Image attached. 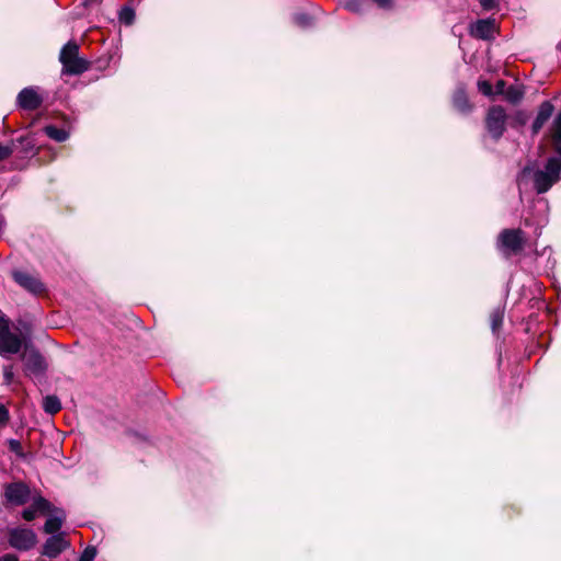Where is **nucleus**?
Here are the masks:
<instances>
[{"mask_svg":"<svg viewBox=\"0 0 561 561\" xmlns=\"http://www.w3.org/2000/svg\"><path fill=\"white\" fill-rule=\"evenodd\" d=\"M508 119L510 126L514 129H518L527 124L529 114L524 110H518L512 116H510Z\"/></svg>","mask_w":561,"mask_h":561,"instance_id":"nucleus-23","label":"nucleus"},{"mask_svg":"<svg viewBox=\"0 0 561 561\" xmlns=\"http://www.w3.org/2000/svg\"><path fill=\"white\" fill-rule=\"evenodd\" d=\"M136 18L135 10L129 5H124L118 12V20L121 23L129 26L134 24Z\"/></svg>","mask_w":561,"mask_h":561,"instance_id":"nucleus-25","label":"nucleus"},{"mask_svg":"<svg viewBox=\"0 0 561 561\" xmlns=\"http://www.w3.org/2000/svg\"><path fill=\"white\" fill-rule=\"evenodd\" d=\"M32 505L36 510V512L41 514L54 513V508H56L48 500L41 495L34 499Z\"/></svg>","mask_w":561,"mask_h":561,"instance_id":"nucleus-24","label":"nucleus"},{"mask_svg":"<svg viewBox=\"0 0 561 561\" xmlns=\"http://www.w3.org/2000/svg\"><path fill=\"white\" fill-rule=\"evenodd\" d=\"M526 242L525 232L520 228H505L497 237V247L506 257L520 254Z\"/></svg>","mask_w":561,"mask_h":561,"instance_id":"nucleus-2","label":"nucleus"},{"mask_svg":"<svg viewBox=\"0 0 561 561\" xmlns=\"http://www.w3.org/2000/svg\"><path fill=\"white\" fill-rule=\"evenodd\" d=\"M496 33V24L494 19H480L470 25L469 34L482 41H491Z\"/></svg>","mask_w":561,"mask_h":561,"instance_id":"nucleus-8","label":"nucleus"},{"mask_svg":"<svg viewBox=\"0 0 561 561\" xmlns=\"http://www.w3.org/2000/svg\"><path fill=\"white\" fill-rule=\"evenodd\" d=\"M3 496L9 504L22 506L28 502L31 489L23 481L11 482L4 485Z\"/></svg>","mask_w":561,"mask_h":561,"instance_id":"nucleus-6","label":"nucleus"},{"mask_svg":"<svg viewBox=\"0 0 561 561\" xmlns=\"http://www.w3.org/2000/svg\"><path fill=\"white\" fill-rule=\"evenodd\" d=\"M506 89H507L506 81L503 79H500L496 81L495 90H493V91H494V94H496V95H505Z\"/></svg>","mask_w":561,"mask_h":561,"instance_id":"nucleus-35","label":"nucleus"},{"mask_svg":"<svg viewBox=\"0 0 561 561\" xmlns=\"http://www.w3.org/2000/svg\"><path fill=\"white\" fill-rule=\"evenodd\" d=\"M554 112V105L550 101H543L539 107L538 113L531 124V135L537 136L546 123L551 118Z\"/></svg>","mask_w":561,"mask_h":561,"instance_id":"nucleus-11","label":"nucleus"},{"mask_svg":"<svg viewBox=\"0 0 561 561\" xmlns=\"http://www.w3.org/2000/svg\"><path fill=\"white\" fill-rule=\"evenodd\" d=\"M9 420L10 413L8 408L4 404L0 403V426L7 425Z\"/></svg>","mask_w":561,"mask_h":561,"instance_id":"nucleus-32","label":"nucleus"},{"mask_svg":"<svg viewBox=\"0 0 561 561\" xmlns=\"http://www.w3.org/2000/svg\"><path fill=\"white\" fill-rule=\"evenodd\" d=\"M548 137L550 140L551 149L554 152L553 157L561 158V111L553 119Z\"/></svg>","mask_w":561,"mask_h":561,"instance_id":"nucleus-14","label":"nucleus"},{"mask_svg":"<svg viewBox=\"0 0 561 561\" xmlns=\"http://www.w3.org/2000/svg\"><path fill=\"white\" fill-rule=\"evenodd\" d=\"M525 95V87L523 84H512L505 91V99L513 105L522 102Z\"/></svg>","mask_w":561,"mask_h":561,"instance_id":"nucleus-18","label":"nucleus"},{"mask_svg":"<svg viewBox=\"0 0 561 561\" xmlns=\"http://www.w3.org/2000/svg\"><path fill=\"white\" fill-rule=\"evenodd\" d=\"M0 561H19V558L13 553H5L0 558Z\"/></svg>","mask_w":561,"mask_h":561,"instance_id":"nucleus-39","label":"nucleus"},{"mask_svg":"<svg viewBox=\"0 0 561 561\" xmlns=\"http://www.w3.org/2000/svg\"><path fill=\"white\" fill-rule=\"evenodd\" d=\"M98 550L94 546H88L79 557L78 561H93L96 557Z\"/></svg>","mask_w":561,"mask_h":561,"instance_id":"nucleus-27","label":"nucleus"},{"mask_svg":"<svg viewBox=\"0 0 561 561\" xmlns=\"http://www.w3.org/2000/svg\"><path fill=\"white\" fill-rule=\"evenodd\" d=\"M11 275L13 280L26 291L34 295L46 293V286L39 277L20 270L12 271Z\"/></svg>","mask_w":561,"mask_h":561,"instance_id":"nucleus-7","label":"nucleus"},{"mask_svg":"<svg viewBox=\"0 0 561 561\" xmlns=\"http://www.w3.org/2000/svg\"><path fill=\"white\" fill-rule=\"evenodd\" d=\"M559 180L543 170L534 172V188L537 194L547 193Z\"/></svg>","mask_w":561,"mask_h":561,"instance_id":"nucleus-13","label":"nucleus"},{"mask_svg":"<svg viewBox=\"0 0 561 561\" xmlns=\"http://www.w3.org/2000/svg\"><path fill=\"white\" fill-rule=\"evenodd\" d=\"M37 543L36 534L28 528H13L9 531V545L20 551H28Z\"/></svg>","mask_w":561,"mask_h":561,"instance_id":"nucleus-5","label":"nucleus"},{"mask_svg":"<svg viewBox=\"0 0 561 561\" xmlns=\"http://www.w3.org/2000/svg\"><path fill=\"white\" fill-rule=\"evenodd\" d=\"M43 130L50 139L58 142H64L69 138V133L66 129L55 125H47Z\"/></svg>","mask_w":561,"mask_h":561,"instance_id":"nucleus-21","label":"nucleus"},{"mask_svg":"<svg viewBox=\"0 0 561 561\" xmlns=\"http://www.w3.org/2000/svg\"><path fill=\"white\" fill-rule=\"evenodd\" d=\"M10 331L9 320L0 314V337Z\"/></svg>","mask_w":561,"mask_h":561,"instance_id":"nucleus-36","label":"nucleus"},{"mask_svg":"<svg viewBox=\"0 0 561 561\" xmlns=\"http://www.w3.org/2000/svg\"><path fill=\"white\" fill-rule=\"evenodd\" d=\"M10 146H13L14 151L20 150L23 156H34L37 153V150H35V139L31 136H21L12 139Z\"/></svg>","mask_w":561,"mask_h":561,"instance_id":"nucleus-16","label":"nucleus"},{"mask_svg":"<svg viewBox=\"0 0 561 561\" xmlns=\"http://www.w3.org/2000/svg\"><path fill=\"white\" fill-rule=\"evenodd\" d=\"M80 47L75 41L67 42L60 49L59 61L62 65V73L67 76H80L90 69L91 62L79 56Z\"/></svg>","mask_w":561,"mask_h":561,"instance_id":"nucleus-1","label":"nucleus"},{"mask_svg":"<svg viewBox=\"0 0 561 561\" xmlns=\"http://www.w3.org/2000/svg\"><path fill=\"white\" fill-rule=\"evenodd\" d=\"M36 513V510L33 507V505H31L28 508H25L22 512V517L27 522H32L35 519Z\"/></svg>","mask_w":561,"mask_h":561,"instance_id":"nucleus-34","label":"nucleus"},{"mask_svg":"<svg viewBox=\"0 0 561 561\" xmlns=\"http://www.w3.org/2000/svg\"><path fill=\"white\" fill-rule=\"evenodd\" d=\"M510 116L502 105H492L484 117V127L494 142H497L506 131Z\"/></svg>","mask_w":561,"mask_h":561,"instance_id":"nucleus-3","label":"nucleus"},{"mask_svg":"<svg viewBox=\"0 0 561 561\" xmlns=\"http://www.w3.org/2000/svg\"><path fill=\"white\" fill-rule=\"evenodd\" d=\"M528 171H529V168H528V167L524 168V170H523V172H524V173H526V172H528Z\"/></svg>","mask_w":561,"mask_h":561,"instance_id":"nucleus-42","label":"nucleus"},{"mask_svg":"<svg viewBox=\"0 0 561 561\" xmlns=\"http://www.w3.org/2000/svg\"><path fill=\"white\" fill-rule=\"evenodd\" d=\"M43 410L50 415L57 414L61 410V402L57 396L50 394L43 399Z\"/></svg>","mask_w":561,"mask_h":561,"instance_id":"nucleus-19","label":"nucleus"},{"mask_svg":"<svg viewBox=\"0 0 561 561\" xmlns=\"http://www.w3.org/2000/svg\"><path fill=\"white\" fill-rule=\"evenodd\" d=\"M22 347V340L10 331L0 337V354H16Z\"/></svg>","mask_w":561,"mask_h":561,"instance_id":"nucleus-15","label":"nucleus"},{"mask_svg":"<svg viewBox=\"0 0 561 561\" xmlns=\"http://www.w3.org/2000/svg\"><path fill=\"white\" fill-rule=\"evenodd\" d=\"M7 444H8L10 451L14 453L18 457H20V458L25 457V454L23 451V447H22V444L20 443V440L10 438V439H8Z\"/></svg>","mask_w":561,"mask_h":561,"instance_id":"nucleus-26","label":"nucleus"},{"mask_svg":"<svg viewBox=\"0 0 561 561\" xmlns=\"http://www.w3.org/2000/svg\"><path fill=\"white\" fill-rule=\"evenodd\" d=\"M504 511L508 518H512L514 515H518L520 513V510L515 505H508L504 508Z\"/></svg>","mask_w":561,"mask_h":561,"instance_id":"nucleus-37","label":"nucleus"},{"mask_svg":"<svg viewBox=\"0 0 561 561\" xmlns=\"http://www.w3.org/2000/svg\"><path fill=\"white\" fill-rule=\"evenodd\" d=\"M504 307L497 306L490 312V325L493 333H497L504 320Z\"/></svg>","mask_w":561,"mask_h":561,"instance_id":"nucleus-20","label":"nucleus"},{"mask_svg":"<svg viewBox=\"0 0 561 561\" xmlns=\"http://www.w3.org/2000/svg\"><path fill=\"white\" fill-rule=\"evenodd\" d=\"M54 513L55 516L47 518L43 527L44 533L51 536L57 535L66 519V513L62 508H54Z\"/></svg>","mask_w":561,"mask_h":561,"instance_id":"nucleus-17","label":"nucleus"},{"mask_svg":"<svg viewBox=\"0 0 561 561\" xmlns=\"http://www.w3.org/2000/svg\"><path fill=\"white\" fill-rule=\"evenodd\" d=\"M543 171L551 174L557 180H561V158L550 157L545 163Z\"/></svg>","mask_w":561,"mask_h":561,"instance_id":"nucleus-22","label":"nucleus"},{"mask_svg":"<svg viewBox=\"0 0 561 561\" xmlns=\"http://www.w3.org/2000/svg\"><path fill=\"white\" fill-rule=\"evenodd\" d=\"M346 8L348 10H351V11H354V12L357 11V4L356 3H351L350 2V3L346 4Z\"/></svg>","mask_w":561,"mask_h":561,"instance_id":"nucleus-40","label":"nucleus"},{"mask_svg":"<svg viewBox=\"0 0 561 561\" xmlns=\"http://www.w3.org/2000/svg\"><path fill=\"white\" fill-rule=\"evenodd\" d=\"M21 358L24 363V373L28 376H42L48 368L45 357L33 345L25 344Z\"/></svg>","mask_w":561,"mask_h":561,"instance_id":"nucleus-4","label":"nucleus"},{"mask_svg":"<svg viewBox=\"0 0 561 561\" xmlns=\"http://www.w3.org/2000/svg\"><path fill=\"white\" fill-rule=\"evenodd\" d=\"M14 374L12 366L3 367V379L5 385H10L13 381Z\"/></svg>","mask_w":561,"mask_h":561,"instance_id":"nucleus-33","label":"nucleus"},{"mask_svg":"<svg viewBox=\"0 0 561 561\" xmlns=\"http://www.w3.org/2000/svg\"><path fill=\"white\" fill-rule=\"evenodd\" d=\"M18 105L25 111H35L43 104V98L33 89H22L16 98Z\"/></svg>","mask_w":561,"mask_h":561,"instance_id":"nucleus-9","label":"nucleus"},{"mask_svg":"<svg viewBox=\"0 0 561 561\" xmlns=\"http://www.w3.org/2000/svg\"><path fill=\"white\" fill-rule=\"evenodd\" d=\"M538 150H539V153H540V154H541V153H543V152H545V150H546L545 145H539V146H538Z\"/></svg>","mask_w":561,"mask_h":561,"instance_id":"nucleus-41","label":"nucleus"},{"mask_svg":"<svg viewBox=\"0 0 561 561\" xmlns=\"http://www.w3.org/2000/svg\"><path fill=\"white\" fill-rule=\"evenodd\" d=\"M69 546L68 541L65 540L64 534L59 533L57 535L50 536L42 548V556H45L49 559L57 558L62 551L67 549Z\"/></svg>","mask_w":561,"mask_h":561,"instance_id":"nucleus-10","label":"nucleus"},{"mask_svg":"<svg viewBox=\"0 0 561 561\" xmlns=\"http://www.w3.org/2000/svg\"><path fill=\"white\" fill-rule=\"evenodd\" d=\"M479 3L484 11H492L499 8L497 0H479Z\"/></svg>","mask_w":561,"mask_h":561,"instance_id":"nucleus-31","label":"nucleus"},{"mask_svg":"<svg viewBox=\"0 0 561 561\" xmlns=\"http://www.w3.org/2000/svg\"><path fill=\"white\" fill-rule=\"evenodd\" d=\"M379 8L382 9H391L393 5V0H373Z\"/></svg>","mask_w":561,"mask_h":561,"instance_id":"nucleus-38","label":"nucleus"},{"mask_svg":"<svg viewBox=\"0 0 561 561\" xmlns=\"http://www.w3.org/2000/svg\"><path fill=\"white\" fill-rule=\"evenodd\" d=\"M478 89L485 96H492L494 94L493 87L488 80L478 81Z\"/></svg>","mask_w":561,"mask_h":561,"instance_id":"nucleus-28","label":"nucleus"},{"mask_svg":"<svg viewBox=\"0 0 561 561\" xmlns=\"http://www.w3.org/2000/svg\"><path fill=\"white\" fill-rule=\"evenodd\" d=\"M453 107L460 114L468 115L473 110V104L469 101L463 87H458L451 98Z\"/></svg>","mask_w":561,"mask_h":561,"instance_id":"nucleus-12","label":"nucleus"},{"mask_svg":"<svg viewBox=\"0 0 561 561\" xmlns=\"http://www.w3.org/2000/svg\"><path fill=\"white\" fill-rule=\"evenodd\" d=\"M13 152V146L0 144V161L8 159Z\"/></svg>","mask_w":561,"mask_h":561,"instance_id":"nucleus-30","label":"nucleus"},{"mask_svg":"<svg viewBox=\"0 0 561 561\" xmlns=\"http://www.w3.org/2000/svg\"><path fill=\"white\" fill-rule=\"evenodd\" d=\"M295 22L299 26L307 27L311 25L312 18L307 13H299L295 15Z\"/></svg>","mask_w":561,"mask_h":561,"instance_id":"nucleus-29","label":"nucleus"}]
</instances>
